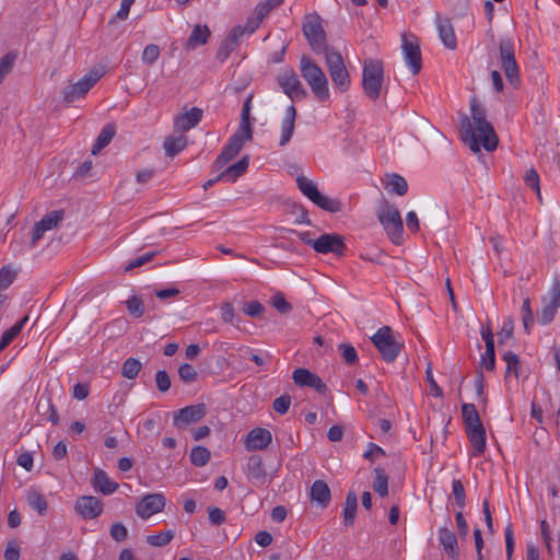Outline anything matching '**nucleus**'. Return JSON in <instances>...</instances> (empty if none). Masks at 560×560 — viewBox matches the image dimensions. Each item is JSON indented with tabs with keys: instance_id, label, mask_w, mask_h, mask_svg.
<instances>
[{
	"instance_id": "nucleus-28",
	"label": "nucleus",
	"mask_w": 560,
	"mask_h": 560,
	"mask_svg": "<svg viewBox=\"0 0 560 560\" xmlns=\"http://www.w3.org/2000/svg\"><path fill=\"white\" fill-rule=\"evenodd\" d=\"M436 27L439 31V36L444 46L448 49H455L457 46V39L451 20L438 15Z\"/></svg>"
},
{
	"instance_id": "nucleus-40",
	"label": "nucleus",
	"mask_w": 560,
	"mask_h": 560,
	"mask_svg": "<svg viewBox=\"0 0 560 560\" xmlns=\"http://www.w3.org/2000/svg\"><path fill=\"white\" fill-rule=\"evenodd\" d=\"M114 136L115 127L113 125L104 126L92 147V154H97L101 150L107 147Z\"/></svg>"
},
{
	"instance_id": "nucleus-8",
	"label": "nucleus",
	"mask_w": 560,
	"mask_h": 560,
	"mask_svg": "<svg viewBox=\"0 0 560 560\" xmlns=\"http://www.w3.org/2000/svg\"><path fill=\"white\" fill-rule=\"evenodd\" d=\"M296 184L301 192L320 209L330 213L341 211V202L322 195L317 186L311 179L304 176H299L296 178Z\"/></svg>"
},
{
	"instance_id": "nucleus-25",
	"label": "nucleus",
	"mask_w": 560,
	"mask_h": 560,
	"mask_svg": "<svg viewBox=\"0 0 560 560\" xmlns=\"http://www.w3.org/2000/svg\"><path fill=\"white\" fill-rule=\"evenodd\" d=\"M75 511L85 520H93L103 512V502L93 495H82L77 500Z\"/></svg>"
},
{
	"instance_id": "nucleus-5",
	"label": "nucleus",
	"mask_w": 560,
	"mask_h": 560,
	"mask_svg": "<svg viewBox=\"0 0 560 560\" xmlns=\"http://www.w3.org/2000/svg\"><path fill=\"white\" fill-rule=\"evenodd\" d=\"M383 75V62L381 60L369 59L364 61L362 86L364 94L372 101H376L381 95Z\"/></svg>"
},
{
	"instance_id": "nucleus-24",
	"label": "nucleus",
	"mask_w": 560,
	"mask_h": 560,
	"mask_svg": "<svg viewBox=\"0 0 560 560\" xmlns=\"http://www.w3.org/2000/svg\"><path fill=\"white\" fill-rule=\"evenodd\" d=\"M499 60L504 74L515 73V68H518L515 59L514 44L510 38H500Z\"/></svg>"
},
{
	"instance_id": "nucleus-2",
	"label": "nucleus",
	"mask_w": 560,
	"mask_h": 560,
	"mask_svg": "<svg viewBox=\"0 0 560 560\" xmlns=\"http://www.w3.org/2000/svg\"><path fill=\"white\" fill-rule=\"evenodd\" d=\"M462 418L466 435L472 446V456H481L486 451V429L476 406L471 402L462 405Z\"/></svg>"
},
{
	"instance_id": "nucleus-39",
	"label": "nucleus",
	"mask_w": 560,
	"mask_h": 560,
	"mask_svg": "<svg viewBox=\"0 0 560 560\" xmlns=\"http://www.w3.org/2000/svg\"><path fill=\"white\" fill-rule=\"evenodd\" d=\"M385 188L397 196H405L408 191V183L401 175L394 173L388 175Z\"/></svg>"
},
{
	"instance_id": "nucleus-34",
	"label": "nucleus",
	"mask_w": 560,
	"mask_h": 560,
	"mask_svg": "<svg viewBox=\"0 0 560 560\" xmlns=\"http://www.w3.org/2000/svg\"><path fill=\"white\" fill-rule=\"evenodd\" d=\"M211 32L207 25L197 24L187 42L185 43V49L187 51L195 50L197 47L205 45L210 37Z\"/></svg>"
},
{
	"instance_id": "nucleus-57",
	"label": "nucleus",
	"mask_w": 560,
	"mask_h": 560,
	"mask_svg": "<svg viewBox=\"0 0 560 560\" xmlns=\"http://www.w3.org/2000/svg\"><path fill=\"white\" fill-rule=\"evenodd\" d=\"M338 349L348 365H353L358 362L357 350L350 343H340Z\"/></svg>"
},
{
	"instance_id": "nucleus-62",
	"label": "nucleus",
	"mask_w": 560,
	"mask_h": 560,
	"mask_svg": "<svg viewBox=\"0 0 560 560\" xmlns=\"http://www.w3.org/2000/svg\"><path fill=\"white\" fill-rule=\"evenodd\" d=\"M171 377L165 370H160L155 374V385L159 392L166 393L171 388Z\"/></svg>"
},
{
	"instance_id": "nucleus-41",
	"label": "nucleus",
	"mask_w": 560,
	"mask_h": 560,
	"mask_svg": "<svg viewBox=\"0 0 560 560\" xmlns=\"http://www.w3.org/2000/svg\"><path fill=\"white\" fill-rule=\"evenodd\" d=\"M247 471L252 478L264 481L266 471L262 465V458L259 455H252L247 460Z\"/></svg>"
},
{
	"instance_id": "nucleus-19",
	"label": "nucleus",
	"mask_w": 560,
	"mask_h": 560,
	"mask_svg": "<svg viewBox=\"0 0 560 560\" xmlns=\"http://www.w3.org/2000/svg\"><path fill=\"white\" fill-rule=\"evenodd\" d=\"M246 141L248 140L243 136L234 133L212 163V168L214 171H219L224 165H226L234 156L240 153Z\"/></svg>"
},
{
	"instance_id": "nucleus-1",
	"label": "nucleus",
	"mask_w": 560,
	"mask_h": 560,
	"mask_svg": "<svg viewBox=\"0 0 560 560\" xmlns=\"http://www.w3.org/2000/svg\"><path fill=\"white\" fill-rule=\"evenodd\" d=\"M471 119L463 115L459 120L460 138L468 144L469 149L477 153L480 145L488 152L494 151L499 139L492 127L487 120V109L479 104L476 97L470 98Z\"/></svg>"
},
{
	"instance_id": "nucleus-64",
	"label": "nucleus",
	"mask_w": 560,
	"mask_h": 560,
	"mask_svg": "<svg viewBox=\"0 0 560 560\" xmlns=\"http://www.w3.org/2000/svg\"><path fill=\"white\" fill-rule=\"evenodd\" d=\"M481 366L487 371H492L495 366V349L494 347L486 348L485 353L481 355Z\"/></svg>"
},
{
	"instance_id": "nucleus-43",
	"label": "nucleus",
	"mask_w": 560,
	"mask_h": 560,
	"mask_svg": "<svg viewBox=\"0 0 560 560\" xmlns=\"http://www.w3.org/2000/svg\"><path fill=\"white\" fill-rule=\"evenodd\" d=\"M234 133L243 136L247 140H253L250 110L242 109L241 121L237 130Z\"/></svg>"
},
{
	"instance_id": "nucleus-46",
	"label": "nucleus",
	"mask_w": 560,
	"mask_h": 560,
	"mask_svg": "<svg viewBox=\"0 0 560 560\" xmlns=\"http://www.w3.org/2000/svg\"><path fill=\"white\" fill-rule=\"evenodd\" d=\"M374 471L376 476L373 482V490L380 497H386L388 494V478L385 475L384 470L380 467H376Z\"/></svg>"
},
{
	"instance_id": "nucleus-42",
	"label": "nucleus",
	"mask_w": 560,
	"mask_h": 560,
	"mask_svg": "<svg viewBox=\"0 0 560 560\" xmlns=\"http://www.w3.org/2000/svg\"><path fill=\"white\" fill-rule=\"evenodd\" d=\"M27 503L33 510L37 511L39 515H44L48 508L46 498L36 490H30L27 492Z\"/></svg>"
},
{
	"instance_id": "nucleus-11",
	"label": "nucleus",
	"mask_w": 560,
	"mask_h": 560,
	"mask_svg": "<svg viewBox=\"0 0 560 560\" xmlns=\"http://www.w3.org/2000/svg\"><path fill=\"white\" fill-rule=\"evenodd\" d=\"M560 306V282L556 279L548 296L542 298V307L537 313V320L541 325L552 322Z\"/></svg>"
},
{
	"instance_id": "nucleus-50",
	"label": "nucleus",
	"mask_w": 560,
	"mask_h": 560,
	"mask_svg": "<svg viewBox=\"0 0 560 560\" xmlns=\"http://www.w3.org/2000/svg\"><path fill=\"white\" fill-rule=\"evenodd\" d=\"M16 54L15 52H8L0 59V84L4 80L5 75L9 74L15 63Z\"/></svg>"
},
{
	"instance_id": "nucleus-36",
	"label": "nucleus",
	"mask_w": 560,
	"mask_h": 560,
	"mask_svg": "<svg viewBox=\"0 0 560 560\" xmlns=\"http://www.w3.org/2000/svg\"><path fill=\"white\" fill-rule=\"evenodd\" d=\"M358 510V497L354 491H349L346 497L345 508L342 512L343 524L352 526Z\"/></svg>"
},
{
	"instance_id": "nucleus-60",
	"label": "nucleus",
	"mask_w": 560,
	"mask_h": 560,
	"mask_svg": "<svg viewBox=\"0 0 560 560\" xmlns=\"http://www.w3.org/2000/svg\"><path fill=\"white\" fill-rule=\"evenodd\" d=\"M514 331V320L512 317H508L504 319L501 330L498 334L499 343L503 345L506 340L512 338Z\"/></svg>"
},
{
	"instance_id": "nucleus-35",
	"label": "nucleus",
	"mask_w": 560,
	"mask_h": 560,
	"mask_svg": "<svg viewBox=\"0 0 560 560\" xmlns=\"http://www.w3.org/2000/svg\"><path fill=\"white\" fill-rule=\"evenodd\" d=\"M36 409L39 415L50 421L54 425L59 423V415L55 405L51 402L50 396L42 395L37 401Z\"/></svg>"
},
{
	"instance_id": "nucleus-21",
	"label": "nucleus",
	"mask_w": 560,
	"mask_h": 560,
	"mask_svg": "<svg viewBox=\"0 0 560 560\" xmlns=\"http://www.w3.org/2000/svg\"><path fill=\"white\" fill-rule=\"evenodd\" d=\"M278 83L292 101H301L306 96V91L293 70L285 71L279 75Z\"/></svg>"
},
{
	"instance_id": "nucleus-15",
	"label": "nucleus",
	"mask_w": 560,
	"mask_h": 560,
	"mask_svg": "<svg viewBox=\"0 0 560 560\" xmlns=\"http://www.w3.org/2000/svg\"><path fill=\"white\" fill-rule=\"evenodd\" d=\"M246 141L248 140L243 136L234 133L212 163V168L214 171H219L224 165H226L234 156L240 153Z\"/></svg>"
},
{
	"instance_id": "nucleus-47",
	"label": "nucleus",
	"mask_w": 560,
	"mask_h": 560,
	"mask_svg": "<svg viewBox=\"0 0 560 560\" xmlns=\"http://www.w3.org/2000/svg\"><path fill=\"white\" fill-rule=\"evenodd\" d=\"M142 364L136 358H128L121 366V375L128 380H135L141 371Z\"/></svg>"
},
{
	"instance_id": "nucleus-56",
	"label": "nucleus",
	"mask_w": 560,
	"mask_h": 560,
	"mask_svg": "<svg viewBox=\"0 0 560 560\" xmlns=\"http://www.w3.org/2000/svg\"><path fill=\"white\" fill-rule=\"evenodd\" d=\"M242 311L252 318H259L265 313V306L258 301L246 302Z\"/></svg>"
},
{
	"instance_id": "nucleus-20",
	"label": "nucleus",
	"mask_w": 560,
	"mask_h": 560,
	"mask_svg": "<svg viewBox=\"0 0 560 560\" xmlns=\"http://www.w3.org/2000/svg\"><path fill=\"white\" fill-rule=\"evenodd\" d=\"M166 503L162 493H151L144 495L136 505V513L142 520H148L153 514L161 512Z\"/></svg>"
},
{
	"instance_id": "nucleus-18",
	"label": "nucleus",
	"mask_w": 560,
	"mask_h": 560,
	"mask_svg": "<svg viewBox=\"0 0 560 560\" xmlns=\"http://www.w3.org/2000/svg\"><path fill=\"white\" fill-rule=\"evenodd\" d=\"M246 141L248 140L243 136L234 133L212 163V168L214 171H219L224 165H226L234 156L240 153Z\"/></svg>"
},
{
	"instance_id": "nucleus-17",
	"label": "nucleus",
	"mask_w": 560,
	"mask_h": 560,
	"mask_svg": "<svg viewBox=\"0 0 560 560\" xmlns=\"http://www.w3.org/2000/svg\"><path fill=\"white\" fill-rule=\"evenodd\" d=\"M246 141L248 140L243 136L234 133L212 163V168L214 171H219L224 165H226L234 156L240 153Z\"/></svg>"
},
{
	"instance_id": "nucleus-58",
	"label": "nucleus",
	"mask_w": 560,
	"mask_h": 560,
	"mask_svg": "<svg viewBox=\"0 0 560 560\" xmlns=\"http://www.w3.org/2000/svg\"><path fill=\"white\" fill-rule=\"evenodd\" d=\"M178 376L184 383H192L197 380L198 373L189 363H183L178 368Z\"/></svg>"
},
{
	"instance_id": "nucleus-49",
	"label": "nucleus",
	"mask_w": 560,
	"mask_h": 560,
	"mask_svg": "<svg viewBox=\"0 0 560 560\" xmlns=\"http://www.w3.org/2000/svg\"><path fill=\"white\" fill-rule=\"evenodd\" d=\"M503 360L506 363V375L514 374L518 377V370L521 369V361L517 354L512 351H506L503 355Z\"/></svg>"
},
{
	"instance_id": "nucleus-14",
	"label": "nucleus",
	"mask_w": 560,
	"mask_h": 560,
	"mask_svg": "<svg viewBox=\"0 0 560 560\" xmlns=\"http://www.w3.org/2000/svg\"><path fill=\"white\" fill-rule=\"evenodd\" d=\"M246 141L248 140L243 136L234 133L212 163V168L214 171H219L224 165H226L234 156L240 153Z\"/></svg>"
},
{
	"instance_id": "nucleus-30",
	"label": "nucleus",
	"mask_w": 560,
	"mask_h": 560,
	"mask_svg": "<svg viewBox=\"0 0 560 560\" xmlns=\"http://www.w3.org/2000/svg\"><path fill=\"white\" fill-rule=\"evenodd\" d=\"M91 483L95 490L102 492L104 495L113 494L119 487V485L110 480L107 474L101 468L94 470Z\"/></svg>"
},
{
	"instance_id": "nucleus-32",
	"label": "nucleus",
	"mask_w": 560,
	"mask_h": 560,
	"mask_svg": "<svg viewBox=\"0 0 560 560\" xmlns=\"http://www.w3.org/2000/svg\"><path fill=\"white\" fill-rule=\"evenodd\" d=\"M311 500L320 508H326L330 503L331 494L328 485L324 480H315L310 491Z\"/></svg>"
},
{
	"instance_id": "nucleus-53",
	"label": "nucleus",
	"mask_w": 560,
	"mask_h": 560,
	"mask_svg": "<svg viewBox=\"0 0 560 560\" xmlns=\"http://www.w3.org/2000/svg\"><path fill=\"white\" fill-rule=\"evenodd\" d=\"M524 182L527 187L532 188L536 192L537 198L539 201H541L539 175L535 168H529L526 171L524 175Z\"/></svg>"
},
{
	"instance_id": "nucleus-23",
	"label": "nucleus",
	"mask_w": 560,
	"mask_h": 560,
	"mask_svg": "<svg viewBox=\"0 0 560 560\" xmlns=\"http://www.w3.org/2000/svg\"><path fill=\"white\" fill-rule=\"evenodd\" d=\"M292 380L296 386L314 388L323 395L328 390L326 384L317 374L304 368L295 369L292 373Z\"/></svg>"
},
{
	"instance_id": "nucleus-7",
	"label": "nucleus",
	"mask_w": 560,
	"mask_h": 560,
	"mask_svg": "<svg viewBox=\"0 0 560 560\" xmlns=\"http://www.w3.org/2000/svg\"><path fill=\"white\" fill-rule=\"evenodd\" d=\"M371 341L387 363L394 362L404 348V343L396 341L393 337V329L389 326L378 328L371 337Z\"/></svg>"
},
{
	"instance_id": "nucleus-12",
	"label": "nucleus",
	"mask_w": 560,
	"mask_h": 560,
	"mask_svg": "<svg viewBox=\"0 0 560 560\" xmlns=\"http://www.w3.org/2000/svg\"><path fill=\"white\" fill-rule=\"evenodd\" d=\"M313 248L319 254L332 253L342 256L347 248L345 237L337 233H325L313 243Z\"/></svg>"
},
{
	"instance_id": "nucleus-27",
	"label": "nucleus",
	"mask_w": 560,
	"mask_h": 560,
	"mask_svg": "<svg viewBox=\"0 0 560 560\" xmlns=\"http://www.w3.org/2000/svg\"><path fill=\"white\" fill-rule=\"evenodd\" d=\"M202 109L198 107H191L189 110L177 115L174 118V130L175 131H187L196 127L202 118Z\"/></svg>"
},
{
	"instance_id": "nucleus-51",
	"label": "nucleus",
	"mask_w": 560,
	"mask_h": 560,
	"mask_svg": "<svg viewBox=\"0 0 560 560\" xmlns=\"http://www.w3.org/2000/svg\"><path fill=\"white\" fill-rule=\"evenodd\" d=\"M522 322L526 334L530 332V327L534 324V315L530 308V299L526 298L522 304Z\"/></svg>"
},
{
	"instance_id": "nucleus-6",
	"label": "nucleus",
	"mask_w": 560,
	"mask_h": 560,
	"mask_svg": "<svg viewBox=\"0 0 560 560\" xmlns=\"http://www.w3.org/2000/svg\"><path fill=\"white\" fill-rule=\"evenodd\" d=\"M302 28L308 45L315 54H326L332 49L327 45L326 33L322 25V19L319 15H306Z\"/></svg>"
},
{
	"instance_id": "nucleus-44",
	"label": "nucleus",
	"mask_w": 560,
	"mask_h": 560,
	"mask_svg": "<svg viewBox=\"0 0 560 560\" xmlns=\"http://www.w3.org/2000/svg\"><path fill=\"white\" fill-rule=\"evenodd\" d=\"M175 532L172 529H167L156 535L147 536L145 541L148 545L152 547H164L173 540Z\"/></svg>"
},
{
	"instance_id": "nucleus-31",
	"label": "nucleus",
	"mask_w": 560,
	"mask_h": 560,
	"mask_svg": "<svg viewBox=\"0 0 560 560\" xmlns=\"http://www.w3.org/2000/svg\"><path fill=\"white\" fill-rule=\"evenodd\" d=\"M249 165V156H243L235 164L230 165L223 172L218 175V179H222V182L234 183L238 177H241L248 168Z\"/></svg>"
},
{
	"instance_id": "nucleus-45",
	"label": "nucleus",
	"mask_w": 560,
	"mask_h": 560,
	"mask_svg": "<svg viewBox=\"0 0 560 560\" xmlns=\"http://www.w3.org/2000/svg\"><path fill=\"white\" fill-rule=\"evenodd\" d=\"M63 210H55L45 214L38 222L45 231H49L52 230L54 228H57L58 224L63 220Z\"/></svg>"
},
{
	"instance_id": "nucleus-61",
	"label": "nucleus",
	"mask_w": 560,
	"mask_h": 560,
	"mask_svg": "<svg viewBox=\"0 0 560 560\" xmlns=\"http://www.w3.org/2000/svg\"><path fill=\"white\" fill-rule=\"evenodd\" d=\"M284 0H265L255 7L257 14L264 19L277 7L281 5Z\"/></svg>"
},
{
	"instance_id": "nucleus-54",
	"label": "nucleus",
	"mask_w": 560,
	"mask_h": 560,
	"mask_svg": "<svg viewBox=\"0 0 560 560\" xmlns=\"http://www.w3.org/2000/svg\"><path fill=\"white\" fill-rule=\"evenodd\" d=\"M452 491L455 499L456 505L463 510L466 505V494L463 482L459 479H455L452 482Z\"/></svg>"
},
{
	"instance_id": "nucleus-37",
	"label": "nucleus",
	"mask_w": 560,
	"mask_h": 560,
	"mask_svg": "<svg viewBox=\"0 0 560 560\" xmlns=\"http://www.w3.org/2000/svg\"><path fill=\"white\" fill-rule=\"evenodd\" d=\"M163 147L165 154L170 158H174L187 147V137L184 135L166 137Z\"/></svg>"
},
{
	"instance_id": "nucleus-4",
	"label": "nucleus",
	"mask_w": 560,
	"mask_h": 560,
	"mask_svg": "<svg viewBox=\"0 0 560 560\" xmlns=\"http://www.w3.org/2000/svg\"><path fill=\"white\" fill-rule=\"evenodd\" d=\"M300 70L302 77L308 83L314 95L319 101L328 100V81L324 71L307 56H303L301 58Z\"/></svg>"
},
{
	"instance_id": "nucleus-9",
	"label": "nucleus",
	"mask_w": 560,
	"mask_h": 560,
	"mask_svg": "<svg viewBox=\"0 0 560 560\" xmlns=\"http://www.w3.org/2000/svg\"><path fill=\"white\" fill-rule=\"evenodd\" d=\"M325 55L326 65L332 82L341 90H348L350 85V75L343 63L340 52L331 49Z\"/></svg>"
},
{
	"instance_id": "nucleus-13",
	"label": "nucleus",
	"mask_w": 560,
	"mask_h": 560,
	"mask_svg": "<svg viewBox=\"0 0 560 560\" xmlns=\"http://www.w3.org/2000/svg\"><path fill=\"white\" fill-rule=\"evenodd\" d=\"M206 405L197 404L186 406L174 413L173 424L177 429H185L188 424L200 421L206 416Z\"/></svg>"
},
{
	"instance_id": "nucleus-55",
	"label": "nucleus",
	"mask_w": 560,
	"mask_h": 560,
	"mask_svg": "<svg viewBox=\"0 0 560 560\" xmlns=\"http://www.w3.org/2000/svg\"><path fill=\"white\" fill-rule=\"evenodd\" d=\"M126 306L130 315L135 316L136 318H139L144 313V306L142 300L137 296L132 295L126 301Z\"/></svg>"
},
{
	"instance_id": "nucleus-33",
	"label": "nucleus",
	"mask_w": 560,
	"mask_h": 560,
	"mask_svg": "<svg viewBox=\"0 0 560 560\" xmlns=\"http://www.w3.org/2000/svg\"><path fill=\"white\" fill-rule=\"evenodd\" d=\"M296 109L290 105L281 124V138L279 145L284 147L292 138L295 127Z\"/></svg>"
},
{
	"instance_id": "nucleus-10",
	"label": "nucleus",
	"mask_w": 560,
	"mask_h": 560,
	"mask_svg": "<svg viewBox=\"0 0 560 560\" xmlns=\"http://www.w3.org/2000/svg\"><path fill=\"white\" fill-rule=\"evenodd\" d=\"M103 77L101 70L93 69L78 82L68 85L63 91V101L72 103L75 100L84 97L85 94L94 86V84Z\"/></svg>"
},
{
	"instance_id": "nucleus-63",
	"label": "nucleus",
	"mask_w": 560,
	"mask_h": 560,
	"mask_svg": "<svg viewBox=\"0 0 560 560\" xmlns=\"http://www.w3.org/2000/svg\"><path fill=\"white\" fill-rule=\"evenodd\" d=\"M109 535L115 541L120 542L128 537V529L122 523L116 522L110 526Z\"/></svg>"
},
{
	"instance_id": "nucleus-48",
	"label": "nucleus",
	"mask_w": 560,
	"mask_h": 560,
	"mask_svg": "<svg viewBox=\"0 0 560 560\" xmlns=\"http://www.w3.org/2000/svg\"><path fill=\"white\" fill-rule=\"evenodd\" d=\"M209 460H210V451L207 447L200 446V445L192 447V450L190 452V462L195 466L202 467V466L207 465V463Z\"/></svg>"
},
{
	"instance_id": "nucleus-52",
	"label": "nucleus",
	"mask_w": 560,
	"mask_h": 560,
	"mask_svg": "<svg viewBox=\"0 0 560 560\" xmlns=\"http://www.w3.org/2000/svg\"><path fill=\"white\" fill-rule=\"evenodd\" d=\"M16 271L7 265L0 268V292L7 290L15 280Z\"/></svg>"
},
{
	"instance_id": "nucleus-22",
	"label": "nucleus",
	"mask_w": 560,
	"mask_h": 560,
	"mask_svg": "<svg viewBox=\"0 0 560 560\" xmlns=\"http://www.w3.org/2000/svg\"><path fill=\"white\" fill-rule=\"evenodd\" d=\"M402 52L406 63L412 74H418L422 68V58L419 43L413 37L409 39L407 35H402Z\"/></svg>"
},
{
	"instance_id": "nucleus-59",
	"label": "nucleus",
	"mask_w": 560,
	"mask_h": 560,
	"mask_svg": "<svg viewBox=\"0 0 560 560\" xmlns=\"http://www.w3.org/2000/svg\"><path fill=\"white\" fill-rule=\"evenodd\" d=\"M160 57V48L155 44L147 45L142 52V61L149 66L155 63Z\"/></svg>"
},
{
	"instance_id": "nucleus-16",
	"label": "nucleus",
	"mask_w": 560,
	"mask_h": 560,
	"mask_svg": "<svg viewBox=\"0 0 560 560\" xmlns=\"http://www.w3.org/2000/svg\"><path fill=\"white\" fill-rule=\"evenodd\" d=\"M246 141L248 140L243 136L234 133L212 163V168L214 171H219L224 165H226L234 156L240 153Z\"/></svg>"
},
{
	"instance_id": "nucleus-29",
	"label": "nucleus",
	"mask_w": 560,
	"mask_h": 560,
	"mask_svg": "<svg viewBox=\"0 0 560 560\" xmlns=\"http://www.w3.org/2000/svg\"><path fill=\"white\" fill-rule=\"evenodd\" d=\"M439 540L443 547V550L452 560L459 559L457 538L452 530H450L447 527H441L439 529Z\"/></svg>"
},
{
	"instance_id": "nucleus-26",
	"label": "nucleus",
	"mask_w": 560,
	"mask_h": 560,
	"mask_svg": "<svg viewBox=\"0 0 560 560\" xmlns=\"http://www.w3.org/2000/svg\"><path fill=\"white\" fill-rule=\"evenodd\" d=\"M272 442L271 432L264 428H255L247 433L245 447L248 451L265 450Z\"/></svg>"
},
{
	"instance_id": "nucleus-38",
	"label": "nucleus",
	"mask_w": 560,
	"mask_h": 560,
	"mask_svg": "<svg viewBox=\"0 0 560 560\" xmlns=\"http://www.w3.org/2000/svg\"><path fill=\"white\" fill-rule=\"evenodd\" d=\"M27 322L28 316L26 315L2 334L0 340V352H2L15 339Z\"/></svg>"
},
{
	"instance_id": "nucleus-3",
	"label": "nucleus",
	"mask_w": 560,
	"mask_h": 560,
	"mask_svg": "<svg viewBox=\"0 0 560 560\" xmlns=\"http://www.w3.org/2000/svg\"><path fill=\"white\" fill-rule=\"evenodd\" d=\"M376 217L390 241L400 244L402 240L404 223L397 207L386 199L380 202Z\"/></svg>"
}]
</instances>
